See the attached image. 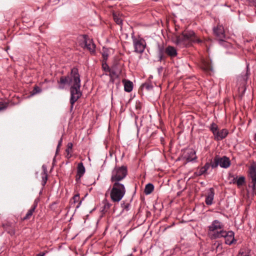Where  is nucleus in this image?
<instances>
[{"mask_svg": "<svg viewBox=\"0 0 256 256\" xmlns=\"http://www.w3.org/2000/svg\"><path fill=\"white\" fill-rule=\"evenodd\" d=\"M58 88L64 90L66 84L71 85L70 87V104L72 110L74 103L81 97L82 93L80 90V79L78 69L73 68L70 74L67 76H62L58 81Z\"/></svg>", "mask_w": 256, "mask_h": 256, "instance_id": "obj_1", "label": "nucleus"}, {"mask_svg": "<svg viewBox=\"0 0 256 256\" xmlns=\"http://www.w3.org/2000/svg\"><path fill=\"white\" fill-rule=\"evenodd\" d=\"M202 40L192 30H186L176 36V44L180 48L186 47L192 43H202Z\"/></svg>", "mask_w": 256, "mask_h": 256, "instance_id": "obj_2", "label": "nucleus"}, {"mask_svg": "<svg viewBox=\"0 0 256 256\" xmlns=\"http://www.w3.org/2000/svg\"><path fill=\"white\" fill-rule=\"evenodd\" d=\"M112 184L110 192L111 200L114 202H119L124 196L126 190L122 182H112Z\"/></svg>", "mask_w": 256, "mask_h": 256, "instance_id": "obj_3", "label": "nucleus"}, {"mask_svg": "<svg viewBox=\"0 0 256 256\" xmlns=\"http://www.w3.org/2000/svg\"><path fill=\"white\" fill-rule=\"evenodd\" d=\"M128 175V168L125 166H116L112 170L110 176L112 182H121Z\"/></svg>", "mask_w": 256, "mask_h": 256, "instance_id": "obj_4", "label": "nucleus"}, {"mask_svg": "<svg viewBox=\"0 0 256 256\" xmlns=\"http://www.w3.org/2000/svg\"><path fill=\"white\" fill-rule=\"evenodd\" d=\"M221 238H225V243L228 245H231L236 242L234 238V233L232 231L226 232L224 230H221L220 231H218L212 236V239Z\"/></svg>", "mask_w": 256, "mask_h": 256, "instance_id": "obj_5", "label": "nucleus"}, {"mask_svg": "<svg viewBox=\"0 0 256 256\" xmlns=\"http://www.w3.org/2000/svg\"><path fill=\"white\" fill-rule=\"evenodd\" d=\"M132 39L134 48V52L140 54H142L146 46V40L140 36H134V33L132 34Z\"/></svg>", "mask_w": 256, "mask_h": 256, "instance_id": "obj_6", "label": "nucleus"}, {"mask_svg": "<svg viewBox=\"0 0 256 256\" xmlns=\"http://www.w3.org/2000/svg\"><path fill=\"white\" fill-rule=\"evenodd\" d=\"M210 129L212 132L214 140H220L226 137L228 134V131L226 128H223L219 130L218 127L216 124L212 122L210 126Z\"/></svg>", "mask_w": 256, "mask_h": 256, "instance_id": "obj_7", "label": "nucleus"}, {"mask_svg": "<svg viewBox=\"0 0 256 256\" xmlns=\"http://www.w3.org/2000/svg\"><path fill=\"white\" fill-rule=\"evenodd\" d=\"M224 224L218 220H214L211 224L208 226V235L212 239V234L216 233L218 231H220L224 230Z\"/></svg>", "mask_w": 256, "mask_h": 256, "instance_id": "obj_8", "label": "nucleus"}, {"mask_svg": "<svg viewBox=\"0 0 256 256\" xmlns=\"http://www.w3.org/2000/svg\"><path fill=\"white\" fill-rule=\"evenodd\" d=\"M83 40L84 47L90 50V52H94L96 46L92 40L89 38L86 35L83 36Z\"/></svg>", "mask_w": 256, "mask_h": 256, "instance_id": "obj_9", "label": "nucleus"}, {"mask_svg": "<svg viewBox=\"0 0 256 256\" xmlns=\"http://www.w3.org/2000/svg\"><path fill=\"white\" fill-rule=\"evenodd\" d=\"M201 68L206 73L210 74L212 72V66L210 60H202L200 64Z\"/></svg>", "mask_w": 256, "mask_h": 256, "instance_id": "obj_10", "label": "nucleus"}, {"mask_svg": "<svg viewBox=\"0 0 256 256\" xmlns=\"http://www.w3.org/2000/svg\"><path fill=\"white\" fill-rule=\"evenodd\" d=\"M184 158L187 162H192L196 159V152L193 149L186 150L184 154Z\"/></svg>", "mask_w": 256, "mask_h": 256, "instance_id": "obj_11", "label": "nucleus"}, {"mask_svg": "<svg viewBox=\"0 0 256 256\" xmlns=\"http://www.w3.org/2000/svg\"><path fill=\"white\" fill-rule=\"evenodd\" d=\"M213 30L214 34L218 39L225 38L224 28L222 25H218L216 27L214 28Z\"/></svg>", "mask_w": 256, "mask_h": 256, "instance_id": "obj_12", "label": "nucleus"}, {"mask_svg": "<svg viewBox=\"0 0 256 256\" xmlns=\"http://www.w3.org/2000/svg\"><path fill=\"white\" fill-rule=\"evenodd\" d=\"M214 195V188H210L208 190L205 200V202L207 205L210 206L212 204Z\"/></svg>", "mask_w": 256, "mask_h": 256, "instance_id": "obj_13", "label": "nucleus"}, {"mask_svg": "<svg viewBox=\"0 0 256 256\" xmlns=\"http://www.w3.org/2000/svg\"><path fill=\"white\" fill-rule=\"evenodd\" d=\"M220 166L224 168H228L230 165V158L226 156H224L220 157L219 156Z\"/></svg>", "mask_w": 256, "mask_h": 256, "instance_id": "obj_14", "label": "nucleus"}, {"mask_svg": "<svg viewBox=\"0 0 256 256\" xmlns=\"http://www.w3.org/2000/svg\"><path fill=\"white\" fill-rule=\"evenodd\" d=\"M38 199H36L31 208L28 210L24 220H28L30 218L38 206Z\"/></svg>", "mask_w": 256, "mask_h": 256, "instance_id": "obj_15", "label": "nucleus"}, {"mask_svg": "<svg viewBox=\"0 0 256 256\" xmlns=\"http://www.w3.org/2000/svg\"><path fill=\"white\" fill-rule=\"evenodd\" d=\"M166 54L171 57H174L177 56L176 50L172 46H168L166 48Z\"/></svg>", "mask_w": 256, "mask_h": 256, "instance_id": "obj_16", "label": "nucleus"}, {"mask_svg": "<svg viewBox=\"0 0 256 256\" xmlns=\"http://www.w3.org/2000/svg\"><path fill=\"white\" fill-rule=\"evenodd\" d=\"M4 230L10 235H14L15 234L14 225L12 224L7 223L3 225Z\"/></svg>", "mask_w": 256, "mask_h": 256, "instance_id": "obj_17", "label": "nucleus"}, {"mask_svg": "<svg viewBox=\"0 0 256 256\" xmlns=\"http://www.w3.org/2000/svg\"><path fill=\"white\" fill-rule=\"evenodd\" d=\"M85 168L82 162H80L77 168V176L80 178L85 173Z\"/></svg>", "mask_w": 256, "mask_h": 256, "instance_id": "obj_18", "label": "nucleus"}, {"mask_svg": "<svg viewBox=\"0 0 256 256\" xmlns=\"http://www.w3.org/2000/svg\"><path fill=\"white\" fill-rule=\"evenodd\" d=\"M42 184L44 186L48 180L47 168L46 166L43 165L42 166Z\"/></svg>", "mask_w": 256, "mask_h": 256, "instance_id": "obj_19", "label": "nucleus"}, {"mask_svg": "<svg viewBox=\"0 0 256 256\" xmlns=\"http://www.w3.org/2000/svg\"><path fill=\"white\" fill-rule=\"evenodd\" d=\"M166 49L162 46H158V60L162 61L165 58Z\"/></svg>", "mask_w": 256, "mask_h": 256, "instance_id": "obj_20", "label": "nucleus"}, {"mask_svg": "<svg viewBox=\"0 0 256 256\" xmlns=\"http://www.w3.org/2000/svg\"><path fill=\"white\" fill-rule=\"evenodd\" d=\"M124 83V89L126 92H130L133 88V84L130 80H123Z\"/></svg>", "mask_w": 256, "mask_h": 256, "instance_id": "obj_21", "label": "nucleus"}, {"mask_svg": "<svg viewBox=\"0 0 256 256\" xmlns=\"http://www.w3.org/2000/svg\"><path fill=\"white\" fill-rule=\"evenodd\" d=\"M211 167L212 168H217L218 166H220V161H219V156L216 155L214 158L213 160L210 163Z\"/></svg>", "mask_w": 256, "mask_h": 256, "instance_id": "obj_22", "label": "nucleus"}, {"mask_svg": "<svg viewBox=\"0 0 256 256\" xmlns=\"http://www.w3.org/2000/svg\"><path fill=\"white\" fill-rule=\"evenodd\" d=\"M154 186L152 184L149 183L146 184L144 188V193L146 194H149L154 190Z\"/></svg>", "mask_w": 256, "mask_h": 256, "instance_id": "obj_23", "label": "nucleus"}, {"mask_svg": "<svg viewBox=\"0 0 256 256\" xmlns=\"http://www.w3.org/2000/svg\"><path fill=\"white\" fill-rule=\"evenodd\" d=\"M113 18L114 22L119 25L122 24V16H120L119 14H117L116 13L113 14Z\"/></svg>", "mask_w": 256, "mask_h": 256, "instance_id": "obj_24", "label": "nucleus"}, {"mask_svg": "<svg viewBox=\"0 0 256 256\" xmlns=\"http://www.w3.org/2000/svg\"><path fill=\"white\" fill-rule=\"evenodd\" d=\"M80 195L78 194L74 195L72 198L74 204L78 203L77 205L76 206V208H78L82 204V200H80Z\"/></svg>", "mask_w": 256, "mask_h": 256, "instance_id": "obj_25", "label": "nucleus"}, {"mask_svg": "<svg viewBox=\"0 0 256 256\" xmlns=\"http://www.w3.org/2000/svg\"><path fill=\"white\" fill-rule=\"evenodd\" d=\"M250 174L252 181L256 180V168L254 166H251L250 168Z\"/></svg>", "mask_w": 256, "mask_h": 256, "instance_id": "obj_26", "label": "nucleus"}, {"mask_svg": "<svg viewBox=\"0 0 256 256\" xmlns=\"http://www.w3.org/2000/svg\"><path fill=\"white\" fill-rule=\"evenodd\" d=\"M103 203L104 206L101 208V211L104 214L109 210L111 206V204L108 202L106 200L104 201Z\"/></svg>", "mask_w": 256, "mask_h": 256, "instance_id": "obj_27", "label": "nucleus"}, {"mask_svg": "<svg viewBox=\"0 0 256 256\" xmlns=\"http://www.w3.org/2000/svg\"><path fill=\"white\" fill-rule=\"evenodd\" d=\"M245 183V178L244 176H240L236 180V184L238 188H240Z\"/></svg>", "mask_w": 256, "mask_h": 256, "instance_id": "obj_28", "label": "nucleus"}, {"mask_svg": "<svg viewBox=\"0 0 256 256\" xmlns=\"http://www.w3.org/2000/svg\"><path fill=\"white\" fill-rule=\"evenodd\" d=\"M122 208V211L128 212L130 209V204L128 202H125L124 201L121 204Z\"/></svg>", "mask_w": 256, "mask_h": 256, "instance_id": "obj_29", "label": "nucleus"}, {"mask_svg": "<svg viewBox=\"0 0 256 256\" xmlns=\"http://www.w3.org/2000/svg\"><path fill=\"white\" fill-rule=\"evenodd\" d=\"M218 44L220 46H222L224 47H228L230 46V44L223 40V38L218 39Z\"/></svg>", "mask_w": 256, "mask_h": 256, "instance_id": "obj_30", "label": "nucleus"}, {"mask_svg": "<svg viewBox=\"0 0 256 256\" xmlns=\"http://www.w3.org/2000/svg\"><path fill=\"white\" fill-rule=\"evenodd\" d=\"M72 143H68V146L66 149V152L67 153L66 157L70 158L71 156V154H70L72 149Z\"/></svg>", "mask_w": 256, "mask_h": 256, "instance_id": "obj_31", "label": "nucleus"}, {"mask_svg": "<svg viewBox=\"0 0 256 256\" xmlns=\"http://www.w3.org/2000/svg\"><path fill=\"white\" fill-rule=\"evenodd\" d=\"M248 78V74L246 73V74H244V76H242L239 77L238 78L240 80H242V81H243L242 84L244 85H245V84Z\"/></svg>", "mask_w": 256, "mask_h": 256, "instance_id": "obj_32", "label": "nucleus"}, {"mask_svg": "<svg viewBox=\"0 0 256 256\" xmlns=\"http://www.w3.org/2000/svg\"><path fill=\"white\" fill-rule=\"evenodd\" d=\"M206 172V171L204 169L203 167H202L199 170L196 172V174L197 176H200L205 174Z\"/></svg>", "mask_w": 256, "mask_h": 256, "instance_id": "obj_33", "label": "nucleus"}, {"mask_svg": "<svg viewBox=\"0 0 256 256\" xmlns=\"http://www.w3.org/2000/svg\"><path fill=\"white\" fill-rule=\"evenodd\" d=\"M250 254V252L248 250H245L244 252L243 250H240L238 254V256H248Z\"/></svg>", "mask_w": 256, "mask_h": 256, "instance_id": "obj_34", "label": "nucleus"}, {"mask_svg": "<svg viewBox=\"0 0 256 256\" xmlns=\"http://www.w3.org/2000/svg\"><path fill=\"white\" fill-rule=\"evenodd\" d=\"M249 186L252 188L253 192L256 191V180H255V181L252 180L250 184H249Z\"/></svg>", "mask_w": 256, "mask_h": 256, "instance_id": "obj_35", "label": "nucleus"}, {"mask_svg": "<svg viewBox=\"0 0 256 256\" xmlns=\"http://www.w3.org/2000/svg\"><path fill=\"white\" fill-rule=\"evenodd\" d=\"M42 91L41 88L38 86H35L32 92V94H35L40 92Z\"/></svg>", "mask_w": 256, "mask_h": 256, "instance_id": "obj_36", "label": "nucleus"}, {"mask_svg": "<svg viewBox=\"0 0 256 256\" xmlns=\"http://www.w3.org/2000/svg\"><path fill=\"white\" fill-rule=\"evenodd\" d=\"M8 104L6 103L0 102V111L6 110L8 107Z\"/></svg>", "mask_w": 256, "mask_h": 256, "instance_id": "obj_37", "label": "nucleus"}, {"mask_svg": "<svg viewBox=\"0 0 256 256\" xmlns=\"http://www.w3.org/2000/svg\"><path fill=\"white\" fill-rule=\"evenodd\" d=\"M230 178H232V180H230V183L234 184H236L237 177H235L234 176V175L230 174L229 178L230 179Z\"/></svg>", "mask_w": 256, "mask_h": 256, "instance_id": "obj_38", "label": "nucleus"}, {"mask_svg": "<svg viewBox=\"0 0 256 256\" xmlns=\"http://www.w3.org/2000/svg\"><path fill=\"white\" fill-rule=\"evenodd\" d=\"M102 68L105 72H109L110 68L108 66L106 62H103L102 64Z\"/></svg>", "mask_w": 256, "mask_h": 256, "instance_id": "obj_39", "label": "nucleus"}, {"mask_svg": "<svg viewBox=\"0 0 256 256\" xmlns=\"http://www.w3.org/2000/svg\"><path fill=\"white\" fill-rule=\"evenodd\" d=\"M210 166H211L209 162H206L202 167L207 172L208 170L210 168Z\"/></svg>", "mask_w": 256, "mask_h": 256, "instance_id": "obj_40", "label": "nucleus"}, {"mask_svg": "<svg viewBox=\"0 0 256 256\" xmlns=\"http://www.w3.org/2000/svg\"><path fill=\"white\" fill-rule=\"evenodd\" d=\"M62 138H61L58 142V144L57 146V148H56V153H57L58 152L59 148L62 144Z\"/></svg>", "mask_w": 256, "mask_h": 256, "instance_id": "obj_41", "label": "nucleus"}, {"mask_svg": "<svg viewBox=\"0 0 256 256\" xmlns=\"http://www.w3.org/2000/svg\"><path fill=\"white\" fill-rule=\"evenodd\" d=\"M45 254L44 253H39L38 254H36V256H44Z\"/></svg>", "mask_w": 256, "mask_h": 256, "instance_id": "obj_42", "label": "nucleus"}, {"mask_svg": "<svg viewBox=\"0 0 256 256\" xmlns=\"http://www.w3.org/2000/svg\"><path fill=\"white\" fill-rule=\"evenodd\" d=\"M103 56H104V58H107L108 54H103Z\"/></svg>", "mask_w": 256, "mask_h": 256, "instance_id": "obj_43", "label": "nucleus"}, {"mask_svg": "<svg viewBox=\"0 0 256 256\" xmlns=\"http://www.w3.org/2000/svg\"><path fill=\"white\" fill-rule=\"evenodd\" d=\"M254 139H255V140L256 141V134L254 136Z\"/></svg>", "mask_w": 256, "mask_h": 256, "instance_id": "obj_44", "label": "nucleus"}, {"mask_svg": "<svg viewBox=\"0 0 256 256\" xmlns=\"http://www.w3.org/2000/svg\"><path fill=\"white\" fill-rule=\"evenodd\" d=\"M255 6H256V4H255Z\"/></svg>", "mask_w": 256, "mask_h": 256, "instance_id": "obj_45", "label": "nucleus"}]
</instances>
